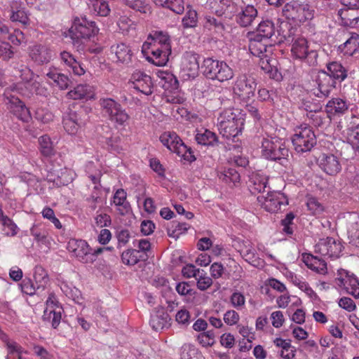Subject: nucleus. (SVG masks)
Segmentation results:
<instances>
[{"label": "nucleus", "mask_w": 359, "mask_h": 359, "mask_svg": "<svg viewBox=\"0 0 359 359\" xmlns=\"http://www.w3.org/2000/svg\"><path fill=\"white\" fill-rule=\"evenodd\" d=\"M142 51L147 55V60L156 66L165 65L171 53L170 36L162 31L154 32L143 43Z\"/></svg>", "instance_id": "nucleus-1"}, {"label": "nucleus", "mask_w": 359, "mask_h": 359, "mask_svg": "<svg viewBox=\"0 0 359 359\" xmlns=\"http://www.w3.org/2000/svg\"><path fill=\"white\" fill-rule=\"evenodd\" d=\"M243 126V114L237 109H226L217 118L219 133L228 140L237 137L241 133Z\"/></svg>", "instance_id": "nucleus-2"}, {"label": "nucleus", "mask_w": 359, "mask_h": 359, "mask_svg": "<svg viewBox=\"0 0 359 359\" xmlns=\"http://www.w3.org/2000/svg\"><path fill=\"white\" fill-rule=\"evenodd\" d=\"M98 32L95 22L86 18H77L69 29L72 43L78 50H83L84 44Z\"/></svg>", "instance_id": "nucleus-3"}, {"label": "nucleus", "mask_w": 359, "mask_h": 359, "mask_svg": "<svg viewBox=\"0 0 359 359\" xmlns=\"http://www.w3.org/2000/svg\"><path fill=\"white\" fill-rule=\"evenodd\" d=\"M201 69L208 79L219 82L229 81L234 76L233 69L226 62L212 57L204 59Z\"/></svg>", "instance_id": "nucleus-4"}, {"label": "nucleus", "mask_w": 359, "mask_h": 359, "mask_svg": "<svg viewBox=\"0 0 359 359\" xmlns=\"http://www.w3.org/2000/svg\"><path fill=\"white\" fill-rule=\"evenodd\" d=\"M260 149L262 157L269 161H280L289 155L285 140L277 137L262 138Z\"/></svg>", "instance_id": "nucleus-5"}, {"label": "nucleus", "mask_w": 359, "mask_h": 359, "mask_svg": "<svg viewBox=\"0 0 359 359\" xmlns=\"http://www.w3.org/2000/svg\"><path fill=\"white\" fill-rule=\"evenodd\" d=\"M104 116L107 117L116 127L124 126L130 116L121 105L111 98H101L99 101Z\"/></svg>", "instance_id": "nucleus-6"}, {"label": "nucleus", "mask_w": 359, "mask_h": 359, "mask_svg": "<svg viewBox=\"0 0 359 359\" xmlns=\"http://www.w3.org/2000/svg\"><path fill=\"white\" fill-rule=\"evenodd\" d=\"M309 3L308 0L304 2L293 1L287 3L283 9V15L295 23L311 20L314 16V10Z\"/></svg>", "instance_id": "nucleus-7"}, {"label": "nucleus", "mask_w": 359, "mask_h": 359, "mask_svg": "<svg viewBox=\"0 0 359 359\" xmlns=\"http://www.w3.org/2000/svg\"><path fill=\"white\" fill-rule=\"evenodd\" d=\"M292 142L297 153H304L310 151L316 145V137L312 128L304 123L295 128Z\"/></svg>", "instance_id": "nucleus-8"}, {"label": "nucleus", "mask_w": 359, "mask_h": 359, "mask_svg": "<svg viewBox=\"0 0 359 359\" xmlns=\"http://www.w3.org/2000/svg\"><path fill=\"white\" fill-rule=\"evenodd\" d=\"M257 83L253 78L245 74L238 76L233 86L234 95L244 103L253 99Z\"/></svg>", "instance_id": "nucleus-9"}, {"label": "nucleus", "mask_w": 359, "mask_h": 359, "mask_svg": "<svg viewBox=\"0 0 359 359\" xmlns=\"http://www.w3.org/2000/svg\"><path fill=\"white\" fill-rule=\"evenodd\" d=\"M291 53L294 58L304 61L310 66L317 64V53L309 50L308 41L303 36H298L292 43Z\"/></svg>", "instance_id": "nucleus-10"}, {"label": "nucleus", "mask_w": 359, "mask_h": 359, "mask_svg": "<svg viewBox=\"0 0 359 359\" xmlns=\"http://www.w3.org/2000/svg\"><path fill=\"white\" fill-rule=\"evenodd\" d=\"M266 192V195L262 194L257 196V201L267 212H276L282 205H287V199L283 194L278 191H270V189Z\"/></svg>", "instance_id": "nucleus-11"}, {"label": "nucleus", "mask_w": 359, "mask_h": 359, "mask_svg": "<svg viewBox=\"0 0 359 359\" xmlns=\"http://www.w3.org/2000/svg\"><path fill=\"white\" fill-rule=\"evenodd\" d=\"M205 6L217 17L228 19L238 11V6L233 0H208Z\"/></svg>", "instance_id": "nucleus-12"}, {"label": "nucleus", "mask_w": 359, "mask_h": 359, "mask_svg": "<svg viewBox=\"0 0 359 359\" xmlns=\"http://www.w3.org/2000/svg\"><path fill=\"white\" fill-rule=\"evenodd\" d=\"M67 248L72 255L80 262L83 264L93 263V257L90 254V247L86 241L72 238L69 241Z\"/></svg>", "instance_id": "nucleus-13"}, {"label": "nucleus", "mask_w": 359, "mask_h": 359, "mask_svg": "<svg viewBox=\"0 0 359 359\" xmlns=\"http://www.w3.org/2000/svg\"><path fill=\"white\" fill-rule=\"evenodd\" d=\"M334 283L339 289L344 290L355 298H359V282L353 274L350 275L344 269L338 270Z\"/></svg>", "instance_id": "nucleus-14"}, {"label": "nucleus", "mask_w": 359, "mask_h": 359, "mask_svg": "<svg viewBox=\"0 0 359 359\" xmlns=\"http://www.w3.org/2000/svg\"><path fill=\"white\" fill-rule=\"evenodd\" d=\"M160 141L170 151L178 156H185L187 153L191 154V148L188 147L180 137L174 132H165L160 136Z\"/></svg>", "instance_id": "nucleus-15"}, {"label": "nucleus", "mask_w": 359, "mask_h": 359, "mask_svg": "<svg viewBox=\"0 0 359 359\" xmlns=\"http://www.w3.org/2000/svg\"><path fill=\"white\" fill-rule=\"evenodd\" d=\"M198 55L194 52H185L180 65V74L184 79L196 78L198 74Z\"/></svg>", "instance_id": "nucleus-16"}, {"label": "nucleus", "mask_w": 359, "mask_h": 359, "mask_svg": "<svg viewBox=\"0 0 359 359\" xmlns=\"http://www.w3.org/2000/svg\"><path fill=\"white\" fill-rule=\"evenodd\" d=\"M46 309L42 316L43 320L50 323L53 328L56 329L62 318V309L58 306V302L54 294L50 293L46 302Z\"/></svg>", "instance_id": "nucleus-17"}, {"label": "nucleus", "mask_w": 359, "mask_h": 359, "mask_svg": "<svg viewBox=\"0 0 359 359\" xmlns=\"http://www.w3.org/2000/svg\"><path fill=\"white\" fill-rule=\"evenodd\" d=\"M129 83L135 90L145 95H150L153 93L152 79L144 72L135 70L130 76Z\"/></svg>", "instance_id": "nucleus-18"}, {"label": "nucleus", "mask_w": 359, "mask_h": 359, "mask_svg": "<svg viewBox=\"0 0 359 359\" xmlns=\"http://www.w3.org/2000/svg\"><path fill=\"white\" fill-rule=\"evenodd\" d=\"M342 251V245L339 241L331 237L321 238L315 245V252L324 257H339Z\"/></svg>", "instance_id": "nucleus-19"}, {"label": "nucleus", "mask_w": 359, "mask_h": 359, "mask_svg": "<svg viewBox=\"0 0 359 359\" xmlns=\"http://www.w3.org/2000/svg\"><path fill=\"white\" fill-rule=\"evenodd\" d=\"M4 95L10 112L22 121L28 122L31 119V115L25 104L18 97L9 95L8 90L4 93Z\"/></svg>", "instance_id": "nucleus-20"}, {"label": "nucleus", "mask_w": 359, "mask_h": 359, "mask_svg": "<svg viewBox=\"0 0 359 359\" xmlns=\"http://www.w3.org/2000/svg\"><path fill=\"white\" fill-rule=\"evenodd\" d=\"M30 59L36 65H42L50 62L52 59V50L43 44H34L28 48Z\"/></svg>", "instance_id": "nucleus-21"}, {"label": "nucleus", "mask_w": 359, "mask_h": 359, "mask_svg": "<svg viewBox=\"0 0 359 359\" xmlns=\"http://www.w3.org/2000/svg\"><path fill=\"white\" fill-rule=\"evenodd\" d=\"M10 20L27 27L29 25V15L22 1L13 0L9 4Z\"/></svg>", "instance_id": "nucleus-22"}, {"label": "nucleus", "mask_w": 359, "mask_h": 359, "mask_svg": "<svg viewBox=\"0 0 359 359\" xmlns=\"http://www.w3.org/2000/svg\"><path fill=\"white\" fill-rule=\"evenodd\" d=\"M338 15L343 26L359 27V7L341 8L338 11Z\"/></svg>", "instance_id": "nucleus-23"}, {"label": "nucleus", "mask_w": 359, "mask_h": 359, "mask_svg": "<svg viewBox=\"0 0 359 359\" xmlns=\"http://www.w3.org/2000/svg\"><path fill=\"white\" fill-rule=\"evenodd\" d=\"M268 177L260 172H253L250 177L249 189L250 191L255 194L256 193L264 194L270 187L267 186Z\"/></svg>", "instance_id": "nucleus-24"}, {"label": "nucleus", "mask_w": 359, "mask_h": 359, "mask_svg": "<svg viewBox=\"0 0 359 359\" xmlns=\"http://www.w3.org/2000/svg\"><path fill=\"white\" fill-rule=\"evenodd\" d=\"M81 113L70 110L63 117L65 130L71 135L76 134L79 128L83 123L81 118Z\"/></svg>", "instance_id": "nucleus-25"}, {"label": "nucleus", "mask_w": 359, "mask_h": 359, "mask_svg": "<svg viewBox=\"0 0 359 359\" xmlns=\"http://www.w3.org/2000/svg\"><path fill=\"white\" fill-rule=\"evenodd\" d=\"M111 53L115 55L116 62L124 64L130 62L133 55L130 47L125 43H117L112 45Z\"/></svg>", "instance_id": "nucleus-26"}, {"label": "nucleus", "mask_w": 359, "mask_h": 359, "mask_svg": "<svg viewBox=\"0 0 359 359\" xmlns=\"http://www.w3.org/2000/svg\"><path fill=\"white\" fill-rule=\"evenodd\" d=\"M320 167L328 175H334L341 170V165L334 155L323 154L320 157Z\"/></svg>", "instance_id": "nucleus-27"}, {"label": "nucleus", "mask_w": 359, "mask_h": 359, "mask_svg": "<svg viewBox=\"0 0 359 359\" xmlns=\"http://www.w3.org/2000/svg\"><path fill=\"white\" fill-rule=\"evenodd\" d=\"M318 90L323 96H328L330 92L335 88L336 82L326 71L318 72L316 80Z\"/></svg>", "instance_id": "nucleus-28"}, {"label": "nucleus", "mask_w": 359, "mask_h": 359, "mask_svg": "<svg viewBox=\"0 0 359 359\" xmlns=\"http://www.w3.org/2000/svg\"><path fill=\"white\" fill-rule=\"evenodd\" d=\"M111 204L116 206V210L121 215H126L131 210L130 205L127 201V194L123 189L116 191L112 198Z\"/></svg>", "instance_id": "nucleus-29"}, {"label": "nucleus", "mask_w": 359, "mask_h": 359, "mask_svg": "<svg viewBox=\"0 0 359 359\" xmlns=\"http://www.w3.org/2000/svg\"><path fill=\"white\" fill-rule=\"evenodd\" d=\"M249 50L250 53L256 57H262L267 52V47L269 42L264 41L262 37L249 33Z\"/></svg>", "instance_id": "nucleus-30"}, {"label": "nucleus", "mask_w": 359, "mask_h": 359, "mask_svg": "<svg viewBox=\"0 0 359 359\" xmlns=\"http://www.w3.org/2000/svg\"><path fill=\"white\" fill-rule=\"evenodd\" d=\"M236 17V22L241 27L250 26L257 15V11L252 5H248L241 11H238Z\"/></svg>", "instance_id": "nucleus-31"}, {"label": "nucleus", "mask_w": 359, "mask_h": 359, "mask_svg": "<svg viewBox=\"0 0 359 359\" xmlns=\"http://www.w3.org/2000/svg\"><path fill=\"white\" fill-rule=\"evenodd\" d=\"M19 76L24 83L25 88H27L29 93L36 94L41 93V90L39 88V83L36 81H32L34 74L29 68L27 67H22L19 70Z\"/></svg>", "instance_id": "nucleus-32"}, {"label": "nucleus", "mask_w": 359, "mask_h": 359, "mask_svg": "<svg viewBox=\"0 0 359 359\" xmlns=\"http://www.w3.org/2000/svg\"><path fill=\"white\" fill-rule=\"evenodd\" d=\"M61 62L65 65L73 73L77 76H81L85 74V69L81 63L75 58V57L67 51H62L60 53Z\"/></svg>", "instance_id": "nucleus-33"}, {"label": "nucleus", "mask_w": 359, "mask_h": 359, "mask_svg": "<svg viewBox=\"0 0 359 359\" xmlns=\"http://www.w3.org/2000/svg\"><path fill=\"white\" fill-rule=\"evenodd\" d=\"M0 224L1 225L2 233L8 237L17 235L19 228L16 224L7 215H4L1 205H0Z\"/></svg>", "instance_id": "nucleus-34"}, {"label": "nucleus", "mask_w": 359, "mask_h": 359, "mask_svg": "<svg viewBox=\"0 0 359 359\" xmlns=\"http://www.w3.org/2000/svg\"><path fill=\"white\" fill-rule=\"evenodd\" d=\"M339 50L344 55L353 56L359 51V34L351 33L350 37L339 46Z\"/></svg>", "instance_id": "nucleus-35"}, {"label": "nucleus", "mask_w": 359, "mask_h": 359, "mask_svg": "<svg viewBox=\"0 0 359 359\" xmlns=\"http://www.w3.org/2000/svg\"><path fill=\"white\" fill-rule=\"evenodd\" d=\"M303 261L308 268L320 274L327 273V264L323 259H318L312 255H304Z\"/></svg>", "instance_id": "nucleus-36"}, {"label": "nucleus", "mask_w": 359, "mask_h": 359, "mask_svg": "<svg viewBox=\"0 0 359 359\" xmlns=\"http://www.w3.org/2000/svg\"><path fill=\"white\" fill-rule=\"evenodd\" d=\"M327 74L335 81L341 82L347 77V70L339 62H331L326 66Z\"/></svg>", "instance_id": "nucleus-37"}, {"label": "nucleus", "mask_w": 359, "mask_h": 359, "mask_svg": "<svg viewBox=\"0 0 359 359\" xmlns=\"http://www.w3.org/2000/svg\"><path fill=\"white\" fill-rule=\"evenodd\" d=\"M87 4L90 13L102 17L107 16L110 13V8L106 0H87Z\"/></svg>", "instance_id": "nucleus-38"}, {"label": "nucleus", "mask_w": 359, "mask_h": 359, "mask_svg": "<svg viewBox=\"0 0 359 359\" xmlns=\"http://www.w3.org/2000/svg\"><path fill=\"white\" fill-rule=\"evenodd\" d=\"M346 102L341 98H332L326 104V111L328 115L340 116L348 110Z\"/></svg>", "instance_id": "nucleus-39"}, {"label": "nucleus", "mask_w": 359, "mask_h": 359, "mask_svg": "<svg viewBox=\"0 0 359 359\" xmlns=\"http://www.w3.org/2000/svg\"><path fill=\"white\" fill-rule=\"evenodd\" d=\"M170 320L169 315L161 311L151 315L149 323L154 330L160 331L169 327Z\"/></svg>", "instance_id": "nucleus-40"}, {"label": "nucleus", "mask_w": 359, "mask_h": 359, "mask_svg": "<svg viewBox=\"0 0 359 359\" xmlns=\"http://www.w3.org/2000/svg\"><path fill=\"white\" fill-rule=\"evenodd\" d=\"M195 140L198 144L204 146H214L218 141L215 133L203 128L197 130Z\"/></svg>", "instance_id": "nucleus-41"}, {"label": "nucleus", "mask_w": 359, "mask_h": 359, "mask_svg": "<svg viewBox=\"0 0 359 359\" xmlns=\"http://www.w3.org/2000/svg\"><path fill=\"white\" fill-rule=\"evenodd\" d=\"M275 28L273 23L270 20H265L261 22L256 32L252 34L257 36V37H262L264 41L269 42V39L274 34Z\"/></svg>", "instance_id": "nucleus-42"}, {"label": "nucleus", "mask_w": 359, "mask_h": 359, "mask_svg": "<svg viewBox=\"0 0 359 359\" xmlns=\"http://www.w3.org/2000/svg\"><path fill=\"white\" fill-rule=\"evenodd\" d=\"M217 176L220 180L229 184L236 185L240 182V174L232 168H224L218 170Z\"/></svg>", "instance_id": "nucleus-43"}, {"label": "nucleus", "mask_w": 359, "mask_h": 359, "mask_svg": "<svg viewBox=\"0 0 359 359\" xmlns=\"http://www.w3.org/2000/svg\"><path fill=\"white\" fill-rule=\"evenodd\" d=\"M46 76L53 81L60 89H67L69 84V79L67 76L64 74L58 72L56 69H50L47 74Z\"/></svg>", "instance_id": "nucleus-44"}, {"label": "nucleus", "mask_w": 359, "mask_h": 359, "mask_svg": "<svg viewBox=\"0 0 359 359\" xmlns=\"http://www.w3.org/2000/svg\"><path fill=\"white\" fill-rule=\"evenodd\" d=\"M349 236L353 238L359 231V214L355 212H348L345 216Z\"/></svg>", "instance_id": "nucleus-45"}, {"label": "nucleus", "mask_w": 359, "mask_h": 359, "mask_svg": "<svg viewBox=\"0 0 359 359\" xmlns=\"http://www.w3.org/2000/svg\"><path fill=\"white\" fill-rule=\"evenodd\" d=\"M143 258V255L141 254L140 251L135 249H128L123 252L121 255L122 262L128 266L135 265Z\"/></svg>", "instance_id": "nucleus-46"}, {"label": "nucleus", "mask_w": 359, "mask_h": 359, "mask_svg": "<svg viewBox=\"0 0 359 359\" xmlns=\"http://www.w3.org/2000/svg\"><path fill=\"white\" fill-rule=\"evenodd\" d=\"M91 87L87 84H80L67 93V97L73 100H80L91 95Z\"/></svg>", "instance_id": "nucleus-47"}, {"label": "nucleus", "mask_w": 359, "mask_h": 359, "mask_svg": "<svg viewBox=\"0 0 359 359\" xmlns=\"http://www.w3.org/2000/svg\"><path fill=\"white\" fill-rule=\"evenodd\" d=\"M34 278L38 290H43L49 281L48 273L41 266H35Z\"/></svg>", "instance_id": "nucleus-48"}, {"label": "nucleus", "mask_w": 359, "mask_h": 359, "mask_svg": "<svg viewBox=\"0 0 359 359\" xmlns=\"http://www.w3.org/2000/svg\"><path fill=\"white\" fill-rule=\"evenodd\" d=\"M187 8L186 14L182 20V26L184 28L195 27L198 23L197 12L190 6H187Z\"/></svg>", "instance_id": "nucleus-49"}, {"label": "nucleus", "mask_w": 359, "mask_h": 359, "mask_svg": "<svg viewBox=\"0 0 359 359\" xmlns=\"http://www.w3.org/2000/svg\"><path fill=\"white\" fill-rule=\"evenodd\" d=\"M126 6L141 13L147 14L151 12V7L146 0H123Z\"/></svg>", "instance_id": "nucleus-50"}, {"label": "nucleus", "mask_w": 359, "mask_h": 359, "mask_svg": "<svg viewBox=\"0 0 359 359\" xmlns=\"http://www.w3.org/2000/svg\"><path fill=\"white\" fill-rule=\"evenodd\" d=\"M195 278L197 280V287L201 291L206 290L212 285V278L203 269L201 270L197 275V278Z\"/></svg>", "instance_id": "nucleus-51"}, {"label": "nucleus", "mask_w": 359, "mask_h": 359, "mask_svg": "<svg viewBox=\"0 0 359 359\" xmlns=\"http://www.w3.org/2000/svg\"><path fill=\"white\" fill-rule=\"evenodd\" d=\"M39 142L41 154L45 156H50L53 154V147L50 138L48 135H43L39 137Z\"/></svg>", "instance_id": "nucleus-52"}, {"label": "nucleus", "mask_w": 359, "mask_h": 359, "mask_svg": "<svg viewBox=\"0 0 359 359\" xmlns=\"http://www.w3.org/2000/svg\"><path fill=\"white\" fill-rule=\"evenodd\" d=\"M278 94L276 90L266 89L264 88H260L258 90V98L261 101L274 102L278 98Z\"/></svg>", "instance_id": "nucleus-53"}, {"label": "nucleus", "mask_w": 359, "mask_h": 359, "mask_svg": "<svg viewBox=\"0 0 359 359\" xmlns=\"http://www.w3.org/2000/svg\"><path fill=\"white\" fill-rule=\"evenodd\" d=\"M197 340L204 347L212 346L215 344L214 332L209 330L201 332L198 335Z\"/></svg>", "instance_id": "nucleus-54"}, {"label": "nucleus", "mask_w": 359, "mask_h": 359, "mask_svg": "<svg viewBox=\"0 0 359 359\" xmlns=\"http://www.w3.org/2000/svg\"><path fill=\"white\" fill-rule=\"evenodd\" d=\"M30 233L34 238V240L42 244H47L48 243V233L44 229L39 228L36 224H34L30 229Z\"/></svg>", "instance_id": "nucleus-55"}, {"label": "nucleus", "mask_w": 359, "mask_h": 359, "mask_svg": "<svg viewBox=\"0 0 359 359\" xmlns=\"http://www.w3.org/2000/svg\"><path fill=\"white\" fill-rule=\"evenodd\" d=\"M239 252L245 259L249 262H252L255 258V250L252 248L249 241L243 243V245L239 250Z\"/></svg>", "instance_id": "nucleus-56"}, {"label": "nucleus", "mask_w": 359, "mask_h": 359, "mask_svg": "<svg viewBox=\"0 0 359 359\" xmlns=\"http://www.w3.org/2000/svg\"><path fill=\"white\" fill-rule=\"evenodd\" d=\"M14 55L12 46L8 42L0 39V59L8 61Z\"/></svg>", "instance_id": "nucleus-57"}, {"label": "nucleus", "mask_w": 359, "mask_h": 359, "mask_svg": "<svg viewBox=\"0 0 359 359\" xmlns=\"http://www.w3.org/2000/svg\"><path fill=\"white\" fill-rule=\"evenodd\" d=\"M306 205L308 210L313 215H319L324 210V206L316 198L309 197L307 199Z\"/></svg>", "instance_id": "nucleus-58"}, {"label": "nucleus", "mask_w": 359, "mask_h": 359, "mask_svg": "<svg viewBox=\"0 0 359 359\" xmlns=\"http://www.w3.org/2000/svg\"><path fill=\"white\" fill-rule=\"evenodd\" d=\"M205 26L210 29L215 28L217 32H221L224 29L222 21L210 15L205 16Z\"/></svg>", "instance_id": "nucleus-59"}, {"label": "nucleus", "mask_w": 359, "mask_h": 359, "mask_svg": "<svg viewBox=\"0 0 359 359\" xmlns=\"http://www.w3.org/2000/svg\"><path fill=\"white\" fill-rule=\"evenodd\" d=\"M8 39L15 46H20L23 43H26V37L20 29H15L13 33L9 34Z\"/></svg>", "instance_id": "nucleus-60"}, {"label": "nucleus", "mask_w": 359, "mask_h": 359, "mask_svg": "<svg viewBox=\"0 0 359 359\" xmlns=\"http://www.w3.org/2000/svg\"><path fill=\"white\" fill-rule=\"evenodd\" d=\"M116 236L118 240V248L125 246L131 238L130 233L128 229L117 231Z\"/></svg>", "instance_id": "nucleus-61"}, {"label": "nucleus", "mask_w": 359, "mask_h": 359, "mask_svg": "<svg viewBox=\"0 0 359 359\" xmlns=\"http://www.w3.org/2000/svg\"><path fill=\"white\" fill-rule=\"evenodd\" d=\"M201 269L196 268L194 264H189L185 265L182 269L183 276L187 278H197V275Z\"/></svg>", "instance_id": "nucleus-62"}, {"label": "nucleus", "mask_w": 359, "mask_h": 359, "mask_svg": "<svg viewBox=\"0 0 359 359\" xmlns=\"http://www.w3.org/2000/svg\"><path fill=\"white\" fill-rule=\"evenodd\" d=\"M177 14H182L184 11L183 0H169L168 7Z\"/></svg>", "instance_id": "nucleus-63"}, {"label": "nucleus", "mask_w": 359, "mask_h": 359, "mask_svg": "<svg viewBox=\"0 0 359 359\" xmlns=\"http://www.w3.org/2000/svg\"><path fill=\"white\" fill-rule=\"evenodd\" d=\"M21 289L22 292L30 296L34 294L38 290L37 286L36 287L30 279H25L22 281L21 283Z\"/></svg>", "instance_id": "nucleus-64"}]
</instances>
